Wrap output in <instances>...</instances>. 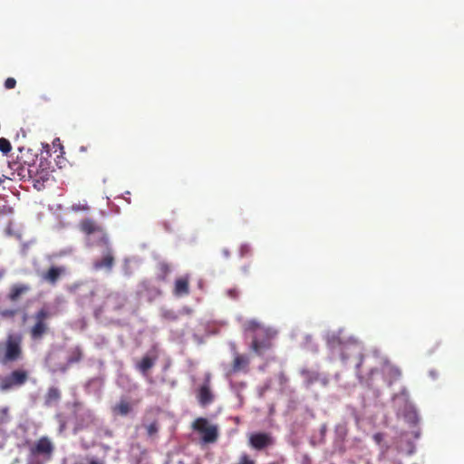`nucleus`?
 I'll return each mask as SVG.
<instances>
[{"mask_svg":"<svg viewBox=\"0 0 464 464\" xmlns=\"http://www.w3.org/2000/svg\"><path fill=\"white\" fill-rule=\"evenodd\" d=\"M23 356V336L20 333H10L4 341H0V364L18 362Z\"/></svg>","mask_w":464,"mask_h":464,"instance_id":"obj_1","label":"nucleus"},{"mask_svg":"<svg viewBox=\"0 0 464 464\" xmlns=\"http://www.w3.org/2000/svg\"><path fill=\"white\" fill-rule=\"evenodd\" d=\"M51 313L46 308H41L33 315L34 324L29 328L28 334L34 343H40L50 331L48 319Z\"/></svg>","mask_w":464,"mask_h":464,"instance_id":"obj_2","label":"nucleus"},{"mask_svg":"<svg viewBox=\"0 0 464 464\" xmlns=\"http://www.w3.org/2000/svg\"><path fill=\"white\" fill-rule=\"evenodd\" d=\"M32 181L34 187L37 190H42L45 187V183L48 182L52 176L51 163L41 158L38 162L33 163Z\"/></svg>","mask_w":464,"mask_h":464,"instance_id":"obj_3","label":"nucleus"},{"mask_svg":"<svg viewBox=\"0 0 464 464\" xmlns=\"http://www.w3.org/2000/svg\"><path fill=\"white\" fill-rule=\"evenodd\" d=\"M29 378V372L24 369L13 370L9 374L0 377V392H7L23 386Z\"/></svg>","mask_w":464,"mask_h":464,"instance_id":"obj_4","label":"nucleus"},{"mask_svg":"<svg viewBox=\"0 0 464 464\" xmlns=\"http://www.w3.org/2000/svg\"><path fill=\"white\" fill-rule=\"evenodd\" d=\"M192 429L201 435L204 443H214L218 438V429L210 424L206 418H197L192 423Z\"/></svg>","mask_w":464,"mask_h":464,"instance_id":"obj_5","label":"nucleus"},{"mask_svg":"<svg viewBox=\"0 0 464 464\" xmlns=\"http://www.w3.org/2000/svg\"><path fill=\"white\" fill-rule=\"evenodd\" d=\"M80 230L87 237V240H92L94 234H99V242L108 245L109 237L104 227L92 218H84L79 224Z\"/></svg>","mask_w":464,"mask_h":464,"instance_id":"obj_6","label":"nucleus"},{"mask_svg":"<svg viewBox=\"0 0 464 464\" xmlns=\"http://www.w3.org/2000/svg\"><path fill=\"white\" fill-rule=\"evenodd\" d=\"M260 333L253 337L251 349L257 355H262L266 351L272 347L273 333L268 329H260Z\"/></svg>","mask_w":464,"mask_h":464,"instance_id":"obj_7","label":"nucleus"},{"mask_svg":"<svg viewBox=\"0 0 464 464\" xmlns=\"http://www.w3.org/2000/svg\"><path fill=\"white\" fill-rule=\"evenodd\" d=\"M54 450L53 441L47 437L43 436L35 441L30 448V453L35 457H42L44 459H50Z\"/></svg>","mask_w":464,"mask_h":464,"instance_id":"obj_8","label":"nucleus"},{"mask_svg":"<svg viewBox=\"0 0 464 464\" xmlns=\"http://www.w3.org/2000/svg\"><path fill=\"white\" fill-rule=\"evenodd\" d=\"M115 264V256L114 252L110 243L105 246V250L102 254V256L100 258H96L92 262V268L96 271L105 270L106 272H111Z\"/></svg>","mask_w":464,"mask_h":464,"instance_id":"obj_9","label":"nucleus"},{"mask_svg":"<svg viewBox=\"0 0 464 464\" xmlns=\"http://www.w3.org/2000/svg\"><path fill=\"white\" fill-rule=\"evenodd\" d=\"M248 444L256 450H263L274 444L272 436L266 432L251 433L248 438Z\"/></svg>","mask_w":464,"mask_h":464,"instance_id":"obj_10","label":"nucleus"},{"mask_svg":"<svg viewBox=\"0 0 464 464\" xmlns=\"http://www.w3.org/2000/svg\"><path fill=\"white\" fill-rule=\"evenodd\" d=\"M75 429L84 430L96 424L94 413L89 409H78L75 411Z\"/></svg>","mask_w":464,"mask_h":464,"instance_id":"obj_11","label":"nucleus"},{"mask_svg":"<svg viewBox=\"0 0 464 464\" xmlns=\"http://www.w3.org/2000/svg\"><path fill=\"white\" fill-rule=\"evenodd\" d=\"M210 378L209 373L206 374L204 382L198 390V401L203 407L212 403L214 401V394L210 386Z\"/></svg>","mask_w":464,"mask_h":464,"instance_id":"obj_12","label":"nucleus"},{"mask_svg":"<svg viewBox=\"0 0 464 464\" xmlns=\"http://www.w3.org/2000/svg\"><path fill=\"white\" fill-rule=\"evenodd\" d=\"M66 273L64 266H51L46 272L42 275L43 280L54 285L60 277Z\"/></svg>","mask_w":464,"mask_h":464,"instance_id":"obj_13","label":"nucleus"},{"mask_svg":"<svg viewBox=\"0 0 464 464\" xmlns=\"http://www.w3.org/2000/svg\"><path fill=\"white\" fill-rule=\"evenodd\" d=\"M31 290L28 284H14L10 287L8 299L11 302H16L22 295L27 294Z\"/></svg>","mask_w":464,"mask_h":464,"instance_id":"obj_14","label":"nucleus"},{"mask_svg":"<svg viewBox=\"0 0 464 464\" xmlns=\"http://www.w3.org/2000/svg\"><path fill=\"white\" fill-rule=\"evenodd\" d=\"M173 293L177 296H184L189 294V278L188 276L175 280Z\"/></svg>","mask_w":464,"mask_h":464,"instance_id":"obj_15","label":"nucleus"},{"mask_svg":"<svg viewBox=\"0 0 464 464\" xmlns=\"http://www.w3.org/2000/svg\"><path fill=\"white\" fill-rule=\"evenodd\" d=\"M249 358L245 354L237 353L234 357L232 363V370L234 372H238L241 371L247 372V368L249 365Z\"/></svg>","mask_w":464,"mask_h":464,"instance_id":"obj_16","label":"nucleus"},{"mask_svg":"<svg viewBox=\"0 0 464 464\" xmlns=\"http://www.w3.org/2000/svg\"><path fill=\"white\" fill-rule=\"evenodd\" d=\"M31 169H33V163L30 164L26 162L17 164L15 168L17 176L23 180H32L33 171H31Z\"/></svg>","mask_w":464,"mask_h":464,"instance_id":"obj_17","label":"nucleus"},{"mask_svg":"<svg viewBox=\"0 0 464 464\" xmlns=\"http://www.w3.org/2000/svg\"><path fill=\"white\" fill-rule=\"evenodd\" d=\"M132 411L131 404L126 400H121L112 407V412L115 415L127 416Z\"/></svg>","mask_w":464,"mask_h":464,"instance_id":"obj_18","label":"nucleus"},{"mask_svg":"<svg viewBox=\"0 0 464 464\" xmlns=\"http://www.w3.org/2000/svg\"><path fill=\"white\" fill-rule=\"evenodd\" d=\"M61 399V392L56 387H50L44 396V404L51 406L58 402Z\"/></svg>","mask_w":464,"mask_h":464,"instance_id":"obj_19","label":"nucleus"},{"mask_svg":"<svg viewBox=\"0 0 464 464\" xmlns=\"http://www.w3.org/2000/svg\"><path fill=\"white\" fill-rule=\"evenodd\" d=\"M155 364V358H151L148 355L144 356L140 362L137 363V369L142 373L146 374L147 372L151 369Z\"/></svg>","mask_w":464,"mask_h":464,"instance_id":"obj_20","label":"nucleus"},{"mask_svg":"<svg viewBox=\"0 0 464 464\" xmlns=\"http://www.w3.org/2000/svg\"><path fill=\"white\" fill-rule=\"evenodd\" d=\"M82 356H83V353H82V348L80 346H75V347L72 348L71 351L69 352V355L67 358V363L69 365L77 363L82 361Z\"/></svg>","mask_w":464,"mask_h":464,"instance_id":"obj_21","label":"nucleus"},{"mask_svg":"<svg viewBox=\"0 0 464 464\" xmlns=\"http://www.w3.org/2000/svg\"><path fill=\"white\" fill-rule=\"evenodd\" d=\"M143 427L146 430L147 435L150 438H153L157 435L160 430V424L158 420H153L149 424H143Z\"/></svg>","mask_w":464,"mask_h":464,"instance_id":"obj_22","label":"nucleus"},{"mask_svg":"<svg viewBox=\"0 0 464 464\" xmlns=\"http://www.w3.org/2000/svg\"><path fill=\"white\" fill-rule=\"evenodd\" d=\"M158 269H159V276L161 280H165L168 274L170 272L169 266L165 262H160L158 264Z\"/></svg>","mask_w":464,"mask_h":464,"instance_id":"obj_23","label":"nucleus"},{"mask_svg":"<svg viewBox=\"0 0 464 464\" xmlns=\"http://www.w3.org/2000/svg\"><path fill=\"white\" fill-rule=\"evenodd\" d=\"M302 374L305 377V382L308 386L317 382L319 379V376L316 372L304 371Z\"/></svg>","mask_w":464,"mask_h":464,"instance_id":"obj_24","label":"nucleus"},{"mask_svg":"<svg viewBox=\"0 0 464 464\" xmlns=\"http://www.w3.org/2000/svg\"><path fill=\"white\" fill-rule=\"evenodd\" d=\"M11 150H12V145H11L10 141L5 138H0V150L4 154H7L11 151Z\"/></svg>","mask_w":464,"mask_h":464,"instance_id":"obj_25","label":"nucleus"},{"mask_svg":"<svg viewBox=\"0 0 464 464\" xmlns=\"http://www.w3.org/2000/svg\"><path fill=\"white\" fill-rule=\"evenodd\" d=\"M9 409L4 407L0 409V425L6 423L9 420Z\"/></svg>","mask_w":464,"mask_h":464,"instance_id":"obj_26","label":"nucleus"},{"mask_svg":"<svg viewBox=\"0 0 464 464\" xmlns=\"http://www.w3.org/2000/svg\"><path fill=\"white\" fill-rule=\"evenodd\" d=\"M260 329L264 328L256 321H249L246 324V330L255 332V334L260 333Z\"/></svg>","mask_w":464,"mask_h":464,"instance_id":"obj_27","label":"nucleus"},{"mask_svg":"<svg viewBox=\"0 0 464 464\" xmlns=\"http://www.w3.org/2000/svg\"><path fill=\"white\" fill-rule=\"evenodd\" d=\"M237 464H256V461L248 454L243 453L240 455Z\"/></svg>","mask_w":464,"mask_h":464,"instance_id":"obj_28","label":"nucleus"},{"mask_svg":"<svg viewBox=\"0 0 464 464\" xmlns=\"http://www.w3.org/2000/svg\"><path fill=\"white\" fill-rule=\"evenodd\" d=\"M32 242H25L21 245L20 253L22 256H26L31 248Z\"/></svg>","mask_w":464,"mask_h":464,"instance_id":"obj_29","label":"nucleus"},{"mask_svg":"<svg viewBox=\"0 0 464 464\" xmlns=\"http://www.w3.org/2000/svg\"><path fill=\"white\" fill-rule=\"evenodd\" d=\"M73 211H88L90 209L87 204H74L72 206Z\"/></svg>","mask_w":464,"mask_h":464,"instance_id":"obj_30","label":"nucleus"},{"mask_svg":"<svg viewBox=\"0 0 464 464\" xmlns=\"http://www.w3.org/2000/svg\"><path fill=\"white\" fill-rule=\"evenodd\" d=\"M16 85V81L14 78L9 77L5 82V87L6 89H14Z\"/></svg>","mask_w":464,"mask_h":464,"instance_id":"obj_31","label":"nucleus"},{"mask_svg":"<svg viewBox=\"0 0 464 464\" xmlns=\"http://www.w3.org/2000/svg\"><path fill=\"white\" fill-rule=\"evenodd\" d=\"M88 242L92 246H101L105 247V244L99 242V234H94L92 236V240H88Z\"/></svg>","mask_w":464,"mask_h":464,"instance_id":"obj_32","label":"nucleus"},{"mask_svg":"<svg viewBox=\"0 0 464 464\" xmlns=\"http://www.w3.org/2000/svg\"><path fill=\"white\" fill-rule=\"evenodd\" d=\"M15 314H16V310L7 309V310H4L2 312V315L4 317L11 318V317H14Z\"/></svg>","mask_w":464,"mask_h":464,"instance_id":"obj_33","label":"nucleus"},{"mask_svg":"<svg viewBox=\"0 0 464 464\" xmlns=\"http://www.w3.org/2000/svg\"><path fill=\"white\" fill-rule=\"evenodd\" d=\"M85 464H105L104 460L96 459V458H90L87 459V462Z\"/></svg>","mask_w":464,"mask_h":464,"instance_id":"obj_34","label":"nucleus"},{"mask_svg":"<svg viewBox=\"0 0 464 464\" xmlns=\"http://www.w3.org/2000/svg\"><path fill=\"white\" fill-rule=\"evenodd\" d=\"M383 434L381 433V432H378V433H375L372 438H373V440L377 443V444H381L382 441L383 440Z\"/></svg>","mask_w":464,"mask_h":464,"instance_id":"obj_35","label":"nucleus"},{"mask_svg":"<svg viewBox=\"0 0 464 464\" xmlns=\"http://www.w3.org/2000/svg\"><path fill=\"white\" fill-rule=\"evenodd\" d=\"M249 252H250V248H249L248 246L243 245L240 247V254H241L242 256L247 255Z\"/></svg>","mask_w":464,"mask_h":464,"instance_id":"obj_36","label":"nucleus"},{"mask_svg":"<svg viewBox=\"0 0 464 464\" xmlns=\"http://www.w3.org/2000/svg\"><path fill=\"white\" fill-rule=\"evenodd\" d=\"M53 147L57 146L61 150H63V147L62 146V144L60 143V140L59 139H56L54 141H53Z\"/></svg>","mask_w":464,"mask_h":464,"instance_id":"obj_37","label":"nucleus"},{"mask_svg":"<svg viewBox=\"0 0 464 464\" xmlns=\"http://www.w3.org/2000/svg\"><path fill=\"white\" fill-rule=\"evenodd\" d=\"M150 283L148 281H142L140 283V287L142 290H146L149 287Z\"/></svg>","mask_w":464,"mask_h":464,"instance_id":"obj_38","label":"nucleus"},{"mask_svg":"<svg viewBox=\"0 0 464 464\" xmlns=\"http://www.w3.org/2000/svg\"><path fill=\"white\" fill-rule=\"evenodd\" d=\"M234 292H235L234 290H230V291H229V295H232V296H234Z\"/></svg>","mask_w":464,"mask_h":464,"instance_id":"obj_39","label":"nucleus"},{"mask_svg":"<svg viewBox=\"0 0 464 464\" xmlns=\"http://www.w3.org/2000/svg\"><path fill=\"white\" fill-rule=\"evenodd\" d=\"M269 464H275V463H269Z\"/></svg>","mask_w":464,"mask_h":464,"instance_id":"obj_40","label":"nucleus"}]
</instances>
